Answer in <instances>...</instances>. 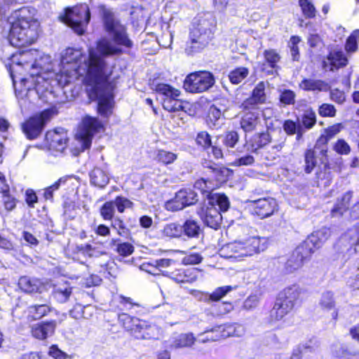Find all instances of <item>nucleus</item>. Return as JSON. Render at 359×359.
I'll return each mask as SVG.
<instances>
[{
	"label": "nucleus",
	"instance_id": "11",
	"mask_svg": "<svg viewBox=\"0 0 359 359\" xmlns=\"http://www.w3.org/2000/svg\"><path fill=\"white\" fill-rule=\"evenodd\" d=\"M198 200V195L195 191L189 188L182 189L175 194L173 199L165 202L164 208L168 211L175 212L194 205Z\"/></svg>",
	"mask_w": 359,
	"mask_h": 359
},
{
	"label": "nucleus",
	"instance_id": "55",
	"mask_svg": "<svg viewBox=\"0 0 359 359\" xmlns=\"http://www.w3.org/2000/svg\"><path fill=\"white\" fill-rule=\"evenodd\" d=\"M114 203L118 211L121 213L123 212L126 208H130L133 206V202L121 196L116 197Z\"/></svg>",
	"mask_w": 359,
	"mask_h": 359
},
{
	"label": "nucleus",
	"instance_id": "5",
	"mask_svg": "<svg viewBox=\"0 0 359 359\" xmlns=\"http://www.w3.org/2000/svg\"><path fill=\"white\" fill-rule=\"evenodd\" d=\"M267 248L265 237L252 236L244 241H235L224 245L219 250L220 257L233 261H241L245 257L264 251Z\"/></svg>",
	"mask_w": 359,
	"mask_h": 359
},
{
	"label": "nucleus",
	"instance_id": "33",
	"mask_svg": "<svg viewBox=\"0 0 359 359\" xmlns=\"http://www.w3.org/2000/svg\"><path fill=\"white\" fill-rule=\"evenodd\" d=\"M91 183L98 187H104L109 182V177L104 170L95 168L90 173Z\"/></svg>",
	"mask_w": 359,
	"mask_h": 359
},
{
	"label": "nucleus",
	"instance_id": "40",
	"mask_svg": "<svg viewBox=\"0 0 359 359\" xmlns=\"http://www.w3.org/2000/svg\"><path fill=\"white\" fill-rule=\"evenodd\" d=\"M222 112L215 106L210 107L207 123L210 128H219L222 124Z\"/></svg>",
	"mask_w": 359,
	"mask_h": 359
},
{
	"label": "nucleus",
	"instance_id": "23",
	"mask_svg": "<svg viewBox=\"0 0 359 359\" xmlns=\"http://www.w3.org/2000/svg\"><path fill=\"white\" fill-rule=\"evenodd\" d=\"M318 305L320 308L324 311H332L331 315L332 318L334 320L337 318V311H336V303L334 297V293L331 291L323 292L318 300Z\"/></svg>",
	"mask_w": 359,
	"mask_h": 359
},
{
	"label": "nucleus",
	"instance_id": "9",
	"mask_svg": "<svg viewBox=\"0 0 359 359\" xmlns=\"http://www.w3.org/2000/svg\"><path fill=\"white\" fill-rule=\"evenodd\" d=\"M215 77L209 72H196L184 79V88L187 92L201 93L209 90L215 84Z\"/></svg>",
	"mask_w": 359,
	"mask_h": 359
},
{
	"label": "nucleus",
	"instance_id": "59",
	"mask_svg": "<svg viewBox=\"0 0 359 359\" xmlns=\"http://www.w3.org/2000/svg\"><path fill=\"white\" fill-rule=\"evenodd\" d=\"M194 188L201 190L203 193H210L213 189L211 182L204 179L196 181Z\"/></svg>",
	"mask_w": 359,
	"mask_h": 359
},
{
	"label": "nucleus",
	"instance_id": "28",
	"mask_svg": "<svg viewBox=\"0 0 359 359\" xmlns=\"http://www.w3.org/2000/svg\"><path fill=\"white\" fill-rule=\"evenodd\" d=\"M299 87L306 91H327L330 89L327 83L320 79H305L299 83Z\"/></svg>",
	"mask_w": 359,
	"mask_h": 359
},
{
	"label": "nucleus",
	"instance_id": "60",
	"mask_svg": "<svg viewBox=\"0 0 359 359\" xmlns=\"http://www.w3.org/2000/svg\"><path fill=\"white\" fill-rule=\"evenodd\" d=\"M318 113L322 116L333 117L336 114V109L332 104H323L319 107Z\"/></svg>",
	"mask_w": 359,
	"mask_h": 359
},
{
	"label": "nucleus",
	"instance_id": "62",
	"mask_svg": "<svg viewBox=\"0 0 359 359\" xmlns=\"http://www.w3.org/2000/svg\"><path fill=\"white\" fill-rule=\"evenodd\" d=\"M295 94L290 90H285L280 95V101L284 104H292L294 102Z\"/></svg>",
	"mask_w": 359,
	"mask_h": 359
},
{
	"label": "nucleus",
	"instance_id": "15",
	"mask_svg": "<svg viewBox=\"0 0 359 359\" xmlns=\"http://www.w3.org/2000/svg\"><path fill=\"white\" fill-rule=\"evenodd\" d=\"M330 236V229L323 227L313 232L299 246L302 247L307 252L308 255H311L316 249L322 246Z\"/></svg>",
	"mask_w": 359,
	"mask_h": 359
},
{
	"label": "nucleus",
	"instance_id": "26",
	"mask_svg": "<svg viewBox=\"0 0 359 359\" xmlns=\"http://www.w3.org/2000/svg\"><path fill=\"white\" fill-rule=\"evenodd\" d=\"M292 309L291 304H287L278 298L270 311L271 320L273 322L282 320Z\"/></svg>",
	"mask_w": 359,
	"mask_h": 359
},
{
	"label": "nucleus",
	"instance_id": "48",
	"mask_svg": "<svg viewBox=\"0 0 359 359\" xmlns=\"http://www.w3.org/2000/svg\"><path fill=\"white\" fill-rule=\"evenodd\" d=\"M115 212L114 201H107L101 207L100 215L105 220H111Z\"/></svg>",
	"mask_w": 359,
	"mask_h": 359
},
{
	"label": "nucleus",
	"instance_id": "32",
	"mask_svg": "<svg viewBox=\"0 0 359 359\" xmlns=\"http://www.w3.org/2000/svg\"><path fill=\"white\" fill-rule=\"evenodd\" d=\"M153 89L158 93L161 94L165 98H177L180 95V91L174 87L163 83L153 84Z\"/></svg>",
	"mask_w": 359,
	"mask_h": 359
},
{
	"label": "nucleus",
	"instance_id": "58",
	"mask_svg": "<svg viewBox=\"0 0 359 359\" xmlns=\"http://www.w3.org/2000/svg\"><path fill=\"white\" fill-rule=\"evenodd\" d=\"M255 163V158L252 155L248 154L238 158H236L232 163L233 166H248Z\"/></svg>",
	"mask_w": 359,
	"mask_h": 359
},
{
	"label": "nucleus",
	"instance_id": "50",
	"mask_svg": "<svg viewBox=\"0 0 359 359\" xmlns=\"http://www.w3.org/2000/svg\"><path fill=\"white\" fill-rule=\"evenodd\" d=\"M264 56L266 61L272 68H276L277 63L280 60V56L279 53L274 49L266 50L264 52Z\"/></svg>",
	"mask_w": 359,
	"mask_h": 359
},
{
	"label": "nucleus",
	"instance_id": "36",
	"mask_svg": "<svg viewBox=\"0 0 359 359\" xmlns=\"http://www.w3.org/2000/svg\"><path fill=\"white\" fill-rule=\"evenodd\" d=\"M352 195L350 192H346L343 195L341 200L337 202L331 211L332 217H339L343 215L348 208Z\"/></svg>",
	"mask_w": 359,
	"mask_h": 359
},
{
	"label": "nucleus",
	"instance_id": "35",
	"mask_svg": "<svg viewBox=\"0 0 359 359\" xmlns=\"http://www.w3.org/2000/svg\"><path fill=\"white\" fill-rule=\"evenodd\" d=\"M352 195L350 192H346L343 195L341 200L337 202L331 211L332 217H339L343 215L348 208Z\"/></svg>",
	"mask_w": 359,
	"mask_h": 359
},
{
	"label": "nucleus",
	"instance_id": "47",
	"mask_svg": "<svg viewBox=\"0 0 359 359\" xmlns=\"http://www.w3.org/2000/svg\"><path fill=\"white\" fill-rule=\"evenodd\" d=\"M299 4L306 18H312L316 16V8L311 0H299Z\"/></svg>",
	"mask_w": 359,
	"mask_h": 359
},
{
	"label": "nucleus",
	"instance_id": "29",
	"mask_svg": "<svg viewBox=\"0 0 359 359\" xmlns=\"http://www.w3.org/2000/svg\"><path fill=\"white\" fill-rule=\"evenodd\" d=\"M18 286L27 293L36 292L42 287V283L35 278L22 276L18 280Z\"/></svg>",
	"mask_w": 359,
	"mask_h": 359
},
{
	"label": "nucleus",
	"instance_id": "4",
	"mask_svg": "<svg viewBox=\"0 0 359 359\" xmlns=\"http://www.w3.org/2000/svg\"><path fill=\"white\" fill-rule=\"evenodd\" d=\"M215 25L216 21L212 13L198 15L189 33L190 41L185 49L186 53L192 55L203 50L212 39V29Z\"/></svg>",
	"mask_w": 359,
	"mask_h": 359
},
{
	"label": "nucleus",
	"instance_id": "42",
	"mask_svg": "<svg viewBox=\"0 0 359 359\" xmlns=\"http://www.w3.org/2000/svg\"><path fill=\"white\" fill-rule=\"evenodd\" d=\"M249 74V69L244 67H240L231 70L229 74V79L231 83L238 84L241 83Z\"/></svg>",
	"mask_w": 359,
	"mask_h": 359
},
{
	"label": "nucleus",
	"instance_id": "24",
	"mask_svg": "<svg viewBox=\"0 0 359 359\" xmlns=\"http://www.w3.org/2000/svg\"><path fill=\"white\" fill-rule=\"evenodd\" d=\"M327 61L323 62V68L327 69L328 68V63L330 70L333 71L334 68H339L340 67L346 66L348 62L347 58L341 50H333L330 53L327 58Z\"/></svg>",
	"mask_w": 359,
	"mask_h": 359
},
{
	"label": "nucleus",
	"instance_id": "20",
	"mask_svg": "<svg viewBox=\"0 0 359 359\" xmlns=\"http://www.w3.org/2000/svg\"><path fill=\"white\" fill-rule=\"evenodd\" d=\"M57 326L55 320L37 323L32 327V336L38 339H45L53 334Z\"/></svg>",
	"mask_w": 359,
	"mask_h": 359
},
{
	"label": "nucleus",
	"instance_id": "3",
	"mask_svg": "<svg viewBox=\"0 0 359 359\" xmlns=\"http://www.w3.org/2000/svg\"><path fill=\"white\" fill-rule=\"evenodd\" d=\"M35 13L34 8L22 7L2 20L3 34L7 36L12 46H25L36 40L39 23L35 18Z\"/></svg>",
	"mask_w": 359,
	"mask_h": 359
},
{
	"label": "nucleus",
	"instance_id": "30",
	"mask_svg": "<svg viewBox=\"0 0 359 359\" xmlns=\"http://www.w3.org/2000/svg\"><path fill=\"white\" fill-rule=\"evenodd\" d=\"M280 138L277 142H274V144L271 147V150L265 151L263 154L264 159L269 162H272L279 157L278 153L285 146L286 137L280 132Z\"/></svg>",
	"mask_w": 359,
	"mask_h": 359
},
{
	"label": "nucleus",
	"instance_id": "63",
	"mask_svg": "<svg viewBox=\"0 0 359 359\" xmlns=\"http://www.w3.org/2000/svg\"><path fill=\"white\" fill-rule=\"evenodd\" d=\"M203 257L198 253H191L183 257L182 262L185 265L197 264L201 262Z\"/></svg>",
	"mask_w": 359,
	"mask_h": 359
},
{
	"label": "nucleus",
	"instance_id": "12",
	"mask_svg": "<svg viewBox=\"0 0 359 359\" xmlns=\"http://www.w3.org/2000/svg\"><path fill=\"white\" fill-rule=\"evenodd\" d=\"M102 127V123L96 118L86 116L76 133V137L82 141L83 147L87 149L90 147L94 135Z\"/></svg>",
	"mask_w": 359,
	"mask_h": 359
},
{
	"label": "nucleus",
	"instance_id": "14",
	"mask_svg": "<svg viewBox=\"0 0 359 359\" xmlns=\"http://www.w3.org/2000/svg\"><path fill=\"white\" fill-rule=\"evenodd\" d=\"M198 213L208 226L214 229H217L220 226L222 217L213 202L208 201V203L204 204Z\"/></svg>",
	"mask_w": 359,
	"mask_h": 359
},
{
	"label": "nucleus",
	"instance_id": "16",
	"mask_svg": "<svg viewBox=\"0 0 359 359\" xmlns=\"http://www.w3.org/2000/svg\"><path fill=\"white\" fill-rule=\"evenodd\" d=\"M46 140L48 144L49 149L57 152H62L67 146V134L62 128L47 132Z\"/></svg>",
	"mask_w": 359,
	"mask_h": 359
},
{
	"label": "nucleus",
	"instance_id": "61",
	"mask_svg": "<svg viewBox=\"0 0 359 359\" xmlns=\"http://www.w3.org/2000/svg\"><path fill=\"white\" fill-rule=\"evenodd\" d=\"M239 139L238 135L236 131L227 133L224 139V144L229 147H233Z\"/></svg>",
	"mask_w": 359,
	"mask_h": 359
},
{
	"label": "nucleus",
	"instance_id": "13",
	"mask_svg": "<svg viewBox=\"0 0 359 359\" xmlns=\"http://www.w3.org/2000/svg\"><path fill=\"white\" fill-rule=\"evenodd\" d=\"M327 146L321 145L316 142L313 149L306 151L304 155L305 172L310 173L317 165L318 161L321 163H327Z\"/></svg>",
	"mask_w": 359,
	"mask_h": 359
},
{
	"label": "nucleus",
	"instance_id": "56",
	"mask_svg": "<svg viewBox=\"0 0 359 359\" xmlns=\"http://www.w3.org/2000/svg\"><path fill=\"white\" fill-rule=\"evenodd\" d=\"M134 246L129 243H118L116 245V251L118 254L123 257L130 255L134 252Z\"/></svg>",
	"mask_w": 359,
	"mask_h": 359
},
{
	"label": "nucleus",
	"instance_id": "34",
	"mask_svg": "<svg viewBox=\"0 0 359 359\" xmlns=\"http://www.w3.org/2000/svg\"><path fill=\"white\" fill-rule=\"evenodd\" d=\"M341 241H348L351 246H354V251L359 253V223L348 229L341 238Z\"/></svg>",
	"mask_w": 359,
	"mask_h": 359
},
{
	"label": "nucleus",
	"instance_id": "8",
	"mask_svg": "<svg viewBox=\"0 0 359 359\" xmlns=\"http://www.w3.org/2000/svg\"><path fill=\"white\" fill-rule=\"evenodd\" d=\"M118 320L124 328L137 339H149L154 335V327L138 318L121 313L118 316Z\"/></svg>",
	"mask_w": 359,
	"mask_h": 359
},
{
	"label": "nucleus",
	"instance_id": "25",
	"mask_svg": "<svg viewBox=\"0 0 359 359\" xmlns=\"http://www.w3.org/2000/svg\"><path fill=\"white\" fill-rule=\"evenodd\" d=\"M53 311V307L46 304L30 305L27 309V318L32 320H40Z\"/></svg>",
	"mask_w": 359,
	"mask_h": 359
},
{
	"label": "nucleus",
	"instance_id": "54",
	"mask_svg": "<svg viewBox=\"0 0 359 359\" xmlns=\"http://www.w3.org/2000/svg\"><path fill=\"white\" fill-rule=\"evenodd\" d=\"M213 203H216L222 211H226L229 207L228 198L224 194H217L215 198L210 199Z\"/></svg>",
	"mask_w": 359,
	"mask_h": 359
},
{
	"label": "nucleus",
	"instance_id": "27",
	"mask_svg": "<svg viewBox=\"0 0 359 359\" xmlns=\"http://www.w3.org/2000/svg\"><path fill=\"white\" fill-rule=\"evenodd\" d=\"M301 294V289L297 285H292L285 287L278 295V299L294 307V302Z\"/></svg>",
	"mask_w": 359,
	"mask_h": 359
},
{
	"label": "nucleus",
	"instance_id": "45",
	"mask_svg": "<svg viewBox=\"0 0 359 359\" xmlns=\"http://www.w3.org/2000/svg\"><path fill=\"white\" fill-rule=\"evenodd\" d=\"M163 234L170 238H179L183 234V227L177 223H169L165 225Z\"/></svg>",
	"mask_w": 359,
	"mask_h": 359
},
{
	"label": "nucleus",
	"instance_id": "53",
	"mask_svg": "<svg viewBox=\"0 0 359 359\" xmlns=\"http://www.w3.org/2000/svg\"><path fill=\"white\" fill-rule=\"evenodd\" d=\"M300 41L301 39L299 36H293L290 38L289 41V47L290 48L291 55L292 60L294 61H298L299 59V48L297 45Z\"/></svg>",
	"mask_w": 359,
	"mask_h": 359
},
{
	"label": "nucleus",
	"instance_id": "2",
	"mask_svg": "<svg viewBox=\"0 0 359 359\" xmlns=\"http://www.w3.org/2000/svg\"><path fill=\"white\" fill-rule=\"evenodd\" d=\"M51 69L50 57L39 55L36 50L30 49L14 55L10 71L16 95L22 98L28 97L38 75L47 74Z\"/></svg>",
	"mask_w": 359,
	"mask_h": 359
},
{
	"label": "nucleus",
	"instance_id": "57",
	"mask_svg": "<svg viewBox=\"0 0 359 359\" xmlns=\"http://www.w3.org/2000/svg\"><path fill=\"white\" fill-rule=\"evenodd\" d=\"M196 141L198 145L203 147L205 149L211 146L210 136L205 131L199 133L196 137Z\"/></svg>",
	"mask_w": 359,
	"mask_h": 359
},
{
	"label": "nucleus",
	"instance_id": "43",
	"mask_svg": "<svg viewBox=\"0 0 359 359\" xmlns=\"http://www.w3.org/2000/svg\"><path fill=\"white\" fill-rule=\"evenodd\" d=\"M183 233L189 238H196L198 236L201 228L198 224L194 219H187L183 225Z\"/></svg>",
	"mask_w": 359,
	"mask_h": 359
},
{
	"label": "nucleus",
	"instance_id": "18",
	"mask_svg": "<svg viewBox=\"0 0 359 359\" xmlns=\"http://www.w3.org/2000/svg\"><path fill=\"white\" fill-rule=\"evenodd\" d=\"M266 84L264 81L259 82L252 92V95L247 98L241 104L243 109H255L258 104H263L266 102L265 93Z\"/></svg>",
	"mask_w": 359,
	"mask_h": 359
},
{
	"label": "nucleus",
	"instance_id": "38",
	"mask_svg": "<svg viewBox=\"0 0 359 359\" xmlns=\"http://www.w3.org/2000/svg\"><path fill=\"white\" fill-rule=\"evenodd\" d=\"M233 287L229 285L222 286L216 288L212 293L206 294L205 302L210 303V302H219L229 292L232 291Z\"/></svg>",
	"mask_w": 359,
	"mask_h": 359
},
{
	"label": "nucleus",
	"instance_id": "21",
	"mask_svg": "<svg viewBox=\"0 0 359 359\" xmlns=\"http://www.w3.org/2000/svg\"><path fill=\"white\" fill-rule=\"evenodd\" d=\"M196 341V338L193 333H181L170 338L169 347L171 349L189 348L194 344Z\"/></svg>",
	"mask_w": 359,
	"mask_h": 359
},
{
	"label": "nucleus",
	"instance_id": "51",
	"mask_svg": "<svg viewBox=\"0 0 359 359\" xmlns=\"http://www.w3.org/2000/svg\"><path fill=\"white\" fill-rule=\"evenodd\" d=\"M163 107L168 111H179L183 109L181 102L177 98H165L163 102Z\"/></svg>",
	"mask_w": 359,
	"mask_h": 359
},
{
	"label": "nucleus",
	"instance_id": "10",
	"mask_svg": "<svg viewBox=\"0 0 359 359\" xmlns=\"http://www.w3.org/2000/svg\"><path fill=\"white\" fill-rule=\"evenodd\" d=\"M52 111L45 110L41 114L31 117L22 124V130L29 140L37 138L41 133L43 126L50 120Z\"/></svg>",
	"mask_w": 359,
	"mask_h": 359
},
{
	"label": "nucleus",
	"instance_id": "7",
	"mask_svg": "<svg viewBox=\"0 0 359 359\" xmlns=\"http://www.w3.org/2000/svg\"><path fill=\"white\" fill-rule=\"evenodd\" d=\"M62 22L70 27L76 34L84 33L90 18L88 6L81 4L73 8H66L65 15L60 16Z\"/></svg>",
	"mask_w": 359,
	"mask_h": 359
},
{
	"label": "nucleus",
	"instance_id": "41",
	"mask_svg": "<svg viewBox=\"0 0 359 359\" xmlns=\"http://www.w3.org/2000/svg\"><path fill=\"white\" fill-rule=\"evenodd\" d=\"M257 124V117L252 112H247L242 117L241 127L245 132H252Z\"/></svg>",
	"mask_w": 359,
	"mask_h": 359
},
{
	"label": "nucleus",
	"instance_id": "49",
	"mask_svg": "<svg viewBox=\"0 0 359 359\" xmlns=\"http://www.w3.org/2000/svg\"><path fill=\"white\" fill-rule=\"evenodd\" d=\"M316 123V113L313 110H306L302 118V124L306 129H311Z\"/></svg>",
	"mask_w": 359,
	"mask_h": 359
},
{
	"label": "nucleus",
	"instance_id": "64",
	"mask_svg": "<svg viewBox=\"0 0 359 359\" xmlns=\"http://www.w3.org/2000/svg\"><path fill=\"white\" fill-rule=\"evenodd\" d=\"M48 354L55 359H67L68 358V355L55 345L50 347Z\"/></svg>",
	"mask_w": 359,
	"mask_h": 359
},
{
	"label": "nucleus",
	"instance_id": "6",
	"mask_svg": "<svg viewBox=\"0 0 359 359\" xmlns=\"http://www.w3.org/2000/svg\"><path fill=\"white\" fill-rule=\"evenodd\" d=\"M52 69L47 72V74L38 75L35 81V86L33 88L32 93L38 95L39 97L44 101H48V96L52 94L53 83H57L61 87H64L72 81L79 79V76L85 75V69L78 72L76 69H70L69 68L64 66L60 69V73L54 74L55 78L53 79L50 78V72Z\"/></svg>",
	"mask_w": 359,
	"mask_h": 359
},
{
	"label": "nucleus",
	"instance_id": "37",
	"mask_svg": "<svg viewBox=\"0 0 359 359\" xmlns=\"http://www.w3.org/2000/svg\"><path fill=\"white\" fill-rule=\"evenodd\" d=\"M352 195L350 192H346L343 195L341 200L337 202L331 211L332 217H339L343 215L348 208Z\"/></svg>",
	"mask_w": 359,
	"mask_h": 359
},
{
	"label": "nucleus",
	"instance_id": "19",
	"mask_svg": "<svg viewBox=\"0 0 359 359\" xmlns=\"http://www.w3.org/2000/svg\"><path fill=\"white\" fill-rule=\"evenodd\" d=\"M310 257L302 247L298 246L285 263V269L287 273H293L301 269L304 262Z\"/></svg>",
	"mask_w": 359,
	"mask_h": 359
},
{
	"label": "nucleus",
	"instance_id": "44",
	"mask_svg": "<svg viewBox=\"0 0 359 359\" xmlns=\"http://www.w3.org/2000/svg\"><path fill=\"white\" fill-rule=\"evenodd\" d=\"M341 128L342 127L340 123L334 124L333 126L328 127L327 129H325L324 134H323L319 137L317 142L321 145H327V142L330 139H332L334 135L339 133Z\"/></svg>",
	"mask_w": 359,
	"mask_h": 359
},
{
	"label": "nucleus",
	"instance_id": "39",
	"mask_svg": "<svg viewBox=\"0 0 359 359\" xmlns=\"http://www.w3.org/2000/svg\"><path fill=\"white\" fill-rule=\"evenodd\" d=\"M72 294V287L67 285L55 287L53 295L55 299L60 303L66 302Z\"/></svg>",
	"mask_w": 359,
	"mask_h": 359
},
{
	"label": "nucleus",
	"instance_id": "22",
	"mask_svg": "<svg viewBox=\"0 0 359 359\" xmlns=\"http://www.w3.org/2000/svg\"><path fill=\"white\" fill-rule=\"evenodd\" d=\"M198 271L192 268L189 269H179L169 273V277L177 283H193L197 280Z\"/></svg>",
	"mask_w": 359,
	"mask_h": 359
},
{
	"label": "nucleus",
	"instance_id": "31",
	"mask_svg": "<svg viewBox=\"0 0 359 359\" xmlns=\"http://www.w3.org/2000/svg\"><path fill=\"white\" fill-rule=\"evenodd\" d=\"M220 332L217 337H241L244 334V327L238 324L224 325V327H219L217 329Z\"/></svg>",
	"mask_w": 359,
	"mask_h": 359
},
{
	"label": "nucleus",
	"instance_id": "17",
	"mask_svg": "<svg viewBox=\"0 0 359 359\" xmlns=\"http://www.w3.org/2000/svg\"><path fill=\"white\" fill-rule=\"evenodd\" d=\"M253 214L261 218L271 216L277 210L278 204L273 198H263L252 201Z\"/></svg>",
	"mask_w": 359,
	"mask_h": 359
},
{
	"label": "nucleus",
	"instance_id": "52",
	"mask_svg": "<svg viewBox=\"0 0 359 359\" xmlns=\"http://www.w3.org/2000/svg\"><path fill=\"white\" fill-rule=\"evenodd\" d=\"M359 37V30H355L347 39L346 50L347 52L353 53L358 49L357 39Z\"/></svg>",
	"mask_w": 359,
	"mask_h": 359
},
{
	"label": "nucleus",
	"instance_id": "1",
	"mask_svg": "<svg viewBox=\"0 0 359 359\" xmlns=\"http://www.w3.org/2000/svg\"><path fill=\"white\" fill-rule=\"evenodd\" d=\"M104 25L112 41L106 38L100 39L96 48L88 49V57L81 50L68 48L62 54L60 65L78 72L85 69L89 98L97 100L99 114L107 117L111 114L113 94L107 81L115 65L110 64L107 58L122 55L125 53L123 48H131L133 42L129 39L126 27L112 16H105Z\"/></svg>",
	"mask_w": 359,
	"mask_h": 359
},
{
	"label": "nucleus",
	"instance_id": "46",
	"mask_svg": "<svg viewBox=\"0 0 359 359\" xmlns=\"http://www.w3.org/2000/svg\"><path fill=\"white\" fill-rule=\"evenodd\" d=\"M177 158V154L171 151L160 149L157 151L156 160L164 164L168 165L172 163Z\"/></svg>",
	"mask_w": 359,
	"mask_h": 359
}]
</instances>
